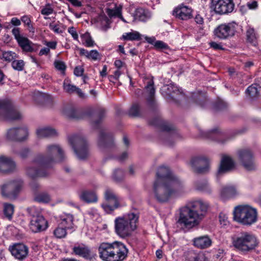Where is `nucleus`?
Segmentation results:
<instances>
[{
	"mask_svg": "<svg viewBox=\"0 0 261 261\" xmlns=\"http://www.w3.org/2000/svg\"><path fill=\"white\" fill-rule=\"evenodd\" d=\"M56 159H58L59 162L64 160V155L62 149L57 145L48 146L46 155H37L33 161V165L27 168V175L32 179L45 176L47 174L45 170L52 167Z\"/></svg>",
	"mask_w": 261,
	"mask_h": 261,
	"instance_id": "obj_1",
	"label": "nucleus"
},
{
	"mask_svg": "<svg viewBox=\"0 0 261 261\" xmlns=\"http://www.w3.org/2000/svg\"><path fill=\"white\" fill-rule=\"evenodd\" d=\"M182 191V183H176L172 185L170 182H160L159 180H155L153 184V197L161 203L168 201L171 197L177 196Z\"/></svg>",
	"mask_w": 261,
	"mask_h": 261,
	"instance_id": "obj_2",
	"label": "nucleus"
},
{
	"mask_svg": "<svg viewBox=\"0 0 261 261\" xmlns=\"http://www.w3.org/2000/svg\"><path fill=\"white\" fill-rule=\"evenodd\" d=\"M139 215L137 213L130 212L115 220V229L121 238L130 236L137 229Z\"/></svg>",
	"mask_w": 261,
	"mask_h": 261,
	"instance_id": "obj_3",
	"label": "nucleus"
},
{
	"mask_svg": "<svg viewBox=\"0 0 261 261\" xmlns=\"http://www.w3.org/2000/svg\"><path fill=\"white\" fill-rule=\"evenodd\" d=\"M99 256L104 261H122L126 256L125 246H100Z\"/></svg>",
	"mask_w": 261,
	"mask_h": 261,
	"instance_id": "obj_4",
	"label": "nucleus"
},
{
	"mask_svg": "<svg viewBox=\"0 0 261 261\" xmlns=\"http://www.w3.org/2000/svg\"><path fill=\"white\" fill-rule=\"evenodd\" d=\"M198 216L187 203L179 209V217L176 224L181 228H192L199 224L200 219Z\"/></svg>",
	"mask_w": 261,
	"mask_h": 261,
	"instance_id": "obj_5",
	"label": "nucleus"
},
{
	"mask_svg": "<svg viewBox=\"0 0 261 261\" xmlns=\"http://www.w3.org/2000/svg\"><path fill=\"white\" fill-rule=\"evenodd\" d=\"M233 219L244 225H251L256 221V210L248 205L236 206L233 211Z\"/></svg>",
	"mask_w": 261,
	"mask_h": 261,
	"instance_id": "obj_6",
	"label": "nucleus"
},
{
	"mask_svg": "<svg viewBox=\"0 0 261 261\" xmlns=\"http://www.w3.org/2000/svg\"><path fill=\"white\" fill-rule=\"evenodd\" d=\"M68 140L79 159L88 158L89 155L88 144L83 136L73 135L69 137Z\"/></svg>",
	"mask_w": 261,
	"mask_h": 261,
	"instance_id": "obj_7",
	"label": "nucleus"
},
{
	"mask_svg": "<svg viewBox=\"0 0 261 261\" xmlns=\"http://www.w3.org/2000/svg\"><path fill=\"white\" fill-rule=\"evenodd\" d=\"M104 198L106 202L101 204L103 209L108 213L121 206V199L115 193L113 190L107 188L104 192Z\"/></svg>",
	"mask_w": 261,
	"mask_h": 261,
	"instance_id": "obj_8",
	"label": "nucleus"
},
{
	"mask_svg": "<svg viewBox=\"0 0 261 261\" xmlns=\"http://www.w3.org/2000/svg\"><path fill=\"white\" fill-rule=\"evenodd\" d=\"M22 184L21 180L10 181L4 184L1 188L2 195L7 198L15 199L19 193Z\"/></svg>",
	"mask_w": 261,
	"mask_h": 261,
	"instance_id": "obj_9",
	"label": "nucleus"
},
{
	"mask_svg": "<svg viewBox=\"0 0 261 261\" xmlns=\"http://www.w3.org/2000/svg\"><path fill=\"white\" fill-rule=\"evenodd\" d=\"M156 179L160 182H170L174 185L176 183H181L179 178L176 177L171 171L170 169L166 166H160L156 171Z\"/></svg>",
	"mask_w": 261,
	"mask_h": 261,
	"instance_id": "obj_10",
	"label": "nucleus"
},
{
	"mask_svg": "<svg viewBox=\"0 0 261 261\" xmlns=\"http://www.w3.org/2000/svg\"><path fill=\"white\" fill-rule=\"evenodd\" d=\"M237 27L236 23L221 24L215 29L214 34L217 37L225 39L234 35Z\"/></svg>",
	"mask_w": 261,
	"mask_h": 261,
	"instance_id": "obj_11",
	"label": "nucleus"
},
{
	"mask_svg": "<svg viewBox=\"0 0 261 261\" xmlns=\"http://www.w3.org/2000/svg\"><path fill=\"white\" fill-rule=\"evenodd\" d=\"M234 6L232 0H212V7L217 14L230 13L233 11Z\"/></svg>",
	"mask_w": 261,
	"mask_h": 261,
	"instance_id": "obj_12",
	"label": "nucleus"
},
{
	"mask_svg": "<svg viewBox=\"0 0 261 261\" xmlns=\"http://www.w3.org/2000/svg\"><path fill=\"white\" fill-rule=\"evenodd\" d=\"M238 153L240 161L246 170L255 169L253 155L249 149H240Z\"/></svg>",
	"mask_w": 261,
	"mask_h": 261,
	"instance_id": "obj_13",
	"label": "nucleus"
},
{
	"mask_svg": "<svg viewBox=\"0 0 261 261\" xmlns=\"http://www.w3.org/2000/svg\"><path fill=\"white\" fill-rule=\"evenodd\" d=\"M191 164L194 171L197 173H205L210 169V161L204 156L193 158L191 161Z\"/></svg>",
	"mask_w": 261,
	"mask_h": 261,
	"instance_id": "obj_14",
	"label": "nucleus"
},
{
	"mask_svg": "<svg viewBox=\"0 0 261 261\" xmlns=\"http://www.w3.org/2000/svg\"><path fill=\"white\" fill-rule=\"evenodd\" d=\"M12 33L16 40L19 46L23 51L32 52L33 50L32 42L20 33V29L19 28H14L12 30Z\"/></svg>",
	"mask_w": 261,
	"mask_h": 261,
	"instance_id": "obj_15",
	"label": "nucleus"
},
{
	"mask_svg": "<svg viewBox=\"0 0 261 261\" xmlns=\"http://www.w3.org/2000/svg\"><path fill=\"white\" fill-rule=\"evenodd\" d=\"M233 245H257L259 242L255 236L252 234L243 232L232 237Z\"/></svg>",
	"mask_w": 261,
	"mask_h": 261,
	"instance_id": "obj_16",
	"label": "nucleus"
},
{
	"mask_svg": "<svg viewBox=\"0 0 261 261\" xmlns=\"http://www.w3.org/2000/svg\"><path fill=\"white\" fill-rule=\"evenodd\" d=\"M188 204L193 212L198 215L200 220L203 218L209 207L208 203L201 199L191 201Z\"/></svg>",
	"mask_w": 261,
	"mask_h": 261,
	"instance_id": "obj_17",
	"label": "nucleus"
},
{
	"mask_svg": "<svg viewBox=\"0 0 261 261\" xmlns=\"http://www.w3.org/2000/svg\"><path fill=\"white\" fill-rule=\"evenodd\" d=\"M28 136V130L25 127H15L9 129L7 133L9 140L22 141Z\"/></svg>",
	"mask_w": 261,
	"mask_h": 261,
	"instance_id": "obj_18",
	"label": "nucleus"
},
{
	"mask_svg": "<svg viewBox=\"0 0 261 261\" xmlns=\"http://www.w3.org/2000/svg\"><path fill=\"white\" fill-rule=\"evenodd\" d=\"M234 168V163L232 159L229 156L223 155L217 172V176L220 177L223 174L232 171Z\"/></svg>",
	"mask_w": 261,
	"mask_h": 261,
	"instance_id": "obj_19",
	"label": "nucleus"
},
{
	"mask_svg": "<svg viewBox=\"0 0 261 261\" xmlns=\"http://www.w3.org/2000/svg\"><path fill=\"white\" fill-rule=\"evenodd\" d=\"M30 227L33 232H37L45 230L48 227V223L42 215L31 219Z\"/></svg>",
	"mask_w": 261,
	"mask_h": 261,
	"instance_id": "obj_20",
	"label": "nucleus"
},
{
	"mask_svg": "<svg viewBox=\"0 0 261 261\" xmlns=\"http://www.w3.org/2000/svg\"><path fill=\"white\" fill-rule=\"evenodd\" d=\"M98 145L101 149L113 146V139L112 135L108 133L105 130H101L99 135Z\"/></svg>",
	"mask_w": 261,
	"mask_h": 261,
	"instance_id": "obj_21",
	"label": "nucleus"
},
{
	"mask_svg": "<svg viewBox=\"0 0 261 261\" xmlns=\"http://www.w3.org/2000/svg\"><path fill=\"white\" fill-rule=\"evenodd\" d=\"M192 12L190 8L181 5L174 9L173 15L181 20H187L192 18Z\"/></svg>",
	"mask_w": 261,
	"mask_h": 261,
	"instance_id": "obj_22",
	"label": "nucleus"
},
{
	"mask_svg": "<svg viewBox=\"0 0 261 261\" xmlns=\"http://www.w3.org/2000/svg\"><path fill=\"white\" fill-rule=\"evenodd\" d=\"M15 163L10 158L2 156L0 158V172L3 173H10L15 169Z\"/></svg>",
	"mask_w": 261,
	"mask_h": 261,
	"instance_id": "obj_23",
	"label": "nucleus"
},
{
	"mask_svg": "<svg viewBox=\"0 0 261 261\" xmlns=\"http://www.w3.org/2000/svg\"><path fill=\"white\" fill-rule=\"evenodd\" d=\"M9 250L12 255L18 259H23L28 254L27 246H10Z\"/></svg>",
	"mask_w": 261,
	"mask_h": 261,
	"instance_id": "obj_24",
	"label": "nucleus"
},
{
	"mask_svg": "<svg viewBox=\"0 0 261 261\" xmlns=\"http://www.w3.org/2000/svg\"><path fill=\"white\" fill-rule=\"evenodd\" d=\"M185 261H208L205 254L202 252L189 250L185 253Z\"/></svg>",
	"mask_w": 261,
	"mask_h": 261,
	"instance_id": "obj_25",
	"label": "nucleus"
},
{
	"mask_svg": "<svg viewBox=\"0 0 261 261\" xmlns=\"http://www.w3.org/2000/svg\"><path fill=\"white\" fill-rule=\"evenodd\" d=\"M62 112L64 115L68 118L77 119L82 118L81 112L76 110L75 108L71 105H67L64 106Z\"/></svg>",
	"mask_w": 261,
	"mask_h": 261,
	"instance_id": "obj_26",
	"label": "nucleus"
},
{
	"mask_svg": "<svg viewBox=\"0 0 261 261\" xmlns=\"http://www.w3.org/2000/svg\"><path fill=\"white\" fill-rule=\"evenodd\" d=\"M63 89L64 90L69 94H72L76 93L78 96L82 98L85 97L84 93L82 91L81 89L72 85L70 82L68 80H65L63 83Z\"/></svg>",
	"mask_w": 261,
	"mask_h": 261,
	"instance_id": "obj_27",
	"label": "nucleus"
},
{
	"mask_svg": "<svg viewBox=\"0 0 261 261\" xmlns=\"http://www.w3.org/2000/svg\"><path fill=\"white\" fill-rule=\"evenodd\" d=\"M145 89L146 92L148 93V95L147 97L148 105L152 107H155L156 106L154 97L155 89L153 87V81L152 80H150L147 83V85L145 86Z\"/></svg>",
	"mask_w": 261,
	"mask_h": 261,
	"instance_id": "obj_28",
	"label": "nucleus"
},
{
	"mask_svg": "<svg viewBox=\"0 0 261 261\" xmlns=\"http://www.w3.org/2000/svg\"><path fill=\"white\" fill-rule=\"evenodd\" d=\"M36 133L38 137L40 138L53 137L57 135V131L50 127L39 128L37 129Z\"/></svg>",
	"mask_w": 261,
	"mask_h": 261,
	"instance_id": "obj_29",
	"label": "nucleus"
},
{
	"mask_svg": "<svg viewBox=\"0 0 261 261\" xmlns=\"http://www.w3.org/2000/svg\"><path fill=\"white\" fill-rule=\"evenodd\" d=\"M151 17V14L148 10L139 8L135 12L134 19L141 21H146Z\"/></svg>",
	"mask_w": 261,
	"mask_h": 261,
	"instance_id": "obj_30",
	"label": "nucleus"
},
{
	"mask_svg": "<svg viewBox=\"0 0 261 261\" xmlns=\"http://www.w3.org/2000/svg\"><path fill=\"white\" fill-rule=\"evenodd\" d=\"M80 199L86 203L96 202L98 197L95 192L90 191H84L80 195Z\"/></svg>",
	"mask_w": 261,
	"mask_h": 261,
	"instance_id": "obj_31",
	"label": "nucleus"
},
{
	"mask_svg": "<svg viewBox=\"0 0 261 261\" xmlns=\"http://www.w3.org/2000/svg\"><path fill=\"white\" fill-rule=\"evenodd\" d=\"M72 250L74 254L85 258H89L91 256L90 250L85 246H74Z\"/></svg>",
	"mask_w": 261,
	"mask_h": 261,
	"instance_id": "obj_32",
	"label": "nucleus"
},
{
	"mask_svg": "<svg viewBox=\"0 0 261 261\" xmlns=\"http://www.w3.org/2000/svg\"><path fill=\"white\" fill-rule=\"evenodd\" d=\"M224 134L218 128L214 129L212 130L204 133V137L218 142L223 143L221 138L224 137Z\"/></svg>",
	"mask_w": 261,
	"mask_h": 261,
	"instance_id": "obj_33",
	"label": "nucleus"
},
{
	"mask_svg": "<svg viewBox=\"0 0 261 261\" xmlns=\"http://www.w3.org/2000/svg\"><path fill=\"white\" fill-rule=\"evenodd\" d=\"M149 123L151 125L159 126L162 128L164 131L169 132L174 129V127L167 122H164L160 118L157 117L150 120Z\"/></svg>",
	"mask_w": 261,
	"mask_h": 261,
	"instance_id": "obj_34",
	"label": "nucleus"
},
{
	"mask_svg": "<svg viewBox=\"0 0 261 261\" xmlns=\"http://www.w3.org/2000/svg\"><path fill=\"white\" fill-rule=\"evenodd\" d=\"M14 113H15V112L10 109L9 103L0 101V117H2L3 115H7V117L12 119H15L19 117L18 114H17V116L16 117H12L11 115Z\"/></svg>",
	"mask_w": 261,
	"mask_h": 261,
	"instance_id": "obj_35",
	"label": "nucleus"
},
{
	"mask_svg": "<svg viewBox=\"0 0 261 261\" xmlns=\"http://www.w3.org/2000/svg\"><path fill=\"white\" fill-rule=\"evenodd\" d=\"M73 217L70 214H66L61 217V222L59 225L67 229H72L73 227Z\"/></svg>",
	"mask_w": 261,
	"mask_h": 261,
	"instance_id": "obj_36",
	"label": "nucleus"
},
{
	"mask_svg": "<svg viewBox=\"0 0 261 261\" xmlns=\"http://www.w3.org/2000/svg\"><path fill=\"white\" fill-rule=\"evenodd\" d=\"M1 59L7 62H12L14 60L18 58V55L11 50H1Z\"/></svg>",
	"mask_w": 261,
	"mask_h": 261,
	"instance_id": "obj_37",
	"label": "nucleus"
},
{
	"mask_svg": "<svg viewBox=\"0 0 261 261\" xmlns=\"http://www.w3.org/2000/svg\"><path fill=\"white\" fill-rule=\"evenodd\" d=\"M237 193V191L234 187H226L222 189L221 192V196L224 199H227L234 196Z\"/></svg>",
	"mask_w": 261,
	"mask_h": 261,
	"instance_id": "obj_38",
	"label": "nucleus"
},
{
	"mask_svg": "<svg viewBox=\"0 0 261 261\" xmlns=\"http://www.w3.org/2000/svg\"><path fill=\"white\" fill-rule=\"evenodd\" d=\"M193 245H211L212 240L207 235L198 237L193 240Z\"/></svg>",
	"mask_w": 261,
	"mask_h": 261,
	"instance_id": "obj_39",
	"label": "nucleus"
},
{
	"mask_svg": "<svg viewBox=\"0 0 261 261\" xmlns=\"http://www.w3.org/2000/svg\"><path fill=\"white\" fill-rule=\"evenodd\" d=\"M106 13L109 15L110 17H112L113 16H117L120 18L123 21L126 22L125 20L122 17L121 15V7H116L115 9H106Z\"/></svg>",
	"mask_w": 261,
	"mask_h": 261,
	"instance_id": "obj_40",
	"label": "nucleus"
},
{
	"mask_svg": "<svg viewBox=\"0 0 261 261\" xmlns=\"http://www.w3.org/2000/svg\"><path fill=\"white\" fill-rule=\"evenodd\" d=\"M195 186L196 189L198 191H203L208 193L212 192L211 188L206 180L197 181L196 183Z\"/></svg>",
	"mask_w": 261,
	"mask_h": 261,
	"instance_id": "obj_41",
	"label": "nucleus"
},
{
	"mask_svg": "<svg viewBox=\"0 0 261 261\" xmlns=\"http://www.w3.org/2000/svg\"><path fill=\"white\" fill-rule=\"evenodd\" d=\"M122 38L125 40H141V35L137 31L125 33L122 35Z\"/></svg>",
	"mask_w": 261,
	"mask_h": 261,
	"instance_id": "obj_42",
	"label": "nucleus"
},
{
	"mask_svg": "<svg viewBox=\"0 0 261 261\" xmlns=\"http://www.w3.org/2000/svg\"><path fill=\"white\" fill-rule=\"evenodd\" d=\"M247 41L248 42L256 45L257 44V38L255 36L254 30L250 28L246 32Z\"/></svg>",
	"mask_w": 261,
	"mask_h": 261,
	"instance_id": "obj_43",
	"label": "nucleus"
},
{
	"mask_svg": "<svg viewBox=\"0 0 261 261\" xmlns=\"http://www.w3.org/2000/svg\"><path fill=\"white\" fill-rule=\"evenodd\" d=\"M261 87L256 84H253L249 86L246 90L247 93L251 97H255L258 95L259 90Z\"/></svg>",
	"mask_w": 261,
	"mask_h": 261,
	"instance_id": "obj_44",
	"label": "nucleus"
},
{
	"mask_svg": "<svg viewBox=\"0 0 261 261\" xmlns=\"http://www.w3.org/2000/svg\"><path fill=\"white\" fill-rule=\"evenodd\" d=\"M14 207L13 205L9 203L4 204V213L5 216L9 219L12 218L14 213Z\"/></svg>",
	"mask_w": 261,
	"mask_h": 261,
	"instance_id": "obj_45",
	"label": "nucleus"
},
{
	"mask_svg": "<svg viewBox=\"0 0 261 261\" xmlns=\"http://www.w3.org/2000/svg\"><path fill=\"white\" fill-rule=\"evenodd\" d=\"M27 211L30 216L32 217L31 219L37 218L42 215L41 210L35 206L28 207Z\"/></svg>",
	"mask_w": 261,
	"mask_h": 261,
	"instance_id": "obj_46",
	"label": "nucleus"
},
{
	"mask_svg": "<svg viewBox=\"0 0 261 261\" xmlns=\"http://www.w3.org/2000/svg\"><path fill=\"white\" fill-rule=\"evenodd\" d=\"M164 88L166 90L167 94L169 96L173 95L174 94H178L181 93L178 88L172 84L164 86Z\"/></svg>",
	"mask_w": 261,
	"mask_h": 261,
	"instance_id": "obj_47",
	"label": "nucleus"
},
{
	"mask_svg": "<svg viewBox=\"0 0 261 261\" xmlns=\"http://www.w3.org/2000/svg\"><path fill=\"white\" fill-rule=\"evenodd\" d=\"M112 177L113 180L116 182L122 181L124 177L123 171L121 169H116L114 171Z\"/></svg>",
	"mask_w": 261,
	"mask_h": 261,
	"instance_id": "obj_48",
	"label": "nucleus"
},
{
	"mask_svg": "<svg viewBox=\"0 0 261 261\" xmlns=\"http://www.w3.org/2000/svg\"><path fill=\"white\" fill-rule=\"evenodd\" d=\"M24 62L22 60H14L12 62V68L17 71H22L24 69Z\"/></svg>",
	"mask_w": 261,
	"mask_h": 261,
	"instance_id": "obj_49",
	"label": "nucleus"
},
{
	"mask_svg": "<svg viewBox=\"0 0 261 261\" xmlns=\"http://www.w3.org/2000/svg\"><path fill=\"white\" fill-rule=\"evenodd\" d=\"M35 200L39 202L47 203L50 201V196L46 193H42L35 197Z\"/></svg>",
	"mask_w": 261,
	"mask_h": 261,
	"instance_id": "obj_50",
	"label": "nucleus"
},
{
	"mask_svg": "<svg viewBox=\"0 0 261 261\" xmlns=\"http://www.w3.org/2000/svg\"><path fill=\"white\" fill-rule=\"evenodd\" d=\"M81 38L87 47H92L94 45V41L92 40L89 34L85 33L81 35Z\"/></svg>",
	"mask_w": 261,
	"mask_h": 261,
	"instance_id": "obj_51",
	"label": "nucleus"
},
{
	"mask_svg": "<svg viewBox=\"0 0 261 261\" xmlns=\"http://www.w3.org/2000/svg\"><path fill=\"white\" fill-rule=\"evenodd\" d=\"M66 228L59 225L58 227L54 230V234L57 238H63L66 235Z\"/></svg>",
	"mask_w": 261,
	"mask_h": 261,
	"instance_id": "obj_52",
	"label": "nucleus"
},
{
	"mask_svg": "<svg viewBox=\"0 0 261 261\" xmlns=\"http://www.w3.org/2000/svg\"><path fill=\"white\" fill-rule=\"evenodd\" d=\"M236 249L244 254L251 252L255 248L254 246H234Z\"/></svg>",
	"mask_w": 261,
	"mask_h": 261,
	"instance_id": "obj_53",
	"label": "nucleus"
},
{
	"mask_svg": "<svg viewBox=\"0 0 261 261\" xmlns=\"http://www.w3.org/2000/svg\"><path fill=\"white\" fill-rule=\"evenodd\" d=\"M10 109H11V110H12L15 112V113H14L11 115V116L12 117H16V116H17V114L19 115V117H18L17 118H16L15 119L14 118L12 119V118H9L8 117H7V115H3L2 117H4L5 119H6V120H18V119H19L21 118V114L18 111H17L15 109H14L12 106V105L11 104H10Z\"/></svg>",
	"mask_w": 261,
	"mask_h": 261,
	"instance_id": "obj_54",
	"label": "nucleus"
},
{
	"mask_svg": "<svg viewBox=\"0 0 261 261\" xmlns=\"http://www.w3.org/2000/svg\"><path fill=\"white\" fill-rule=\"evenodd\" d=\"M129 114L133 116H138L140 114V107L137 103L134 104L129 111Z\"/></svg>",
	"mask_w": 261,
	"mask_h": 261,
	"instance_id": "obj_55",
	"label": "nucleus"
},
{
	"mask_svg": "<svg viewBox=\"0 0 261 261\" xmlns=\"http://www.w3.org/2000/svg\"><path fill=\"white\" fill-rule=\"evenodd\" d=\"M155 49L159 50H166L169 48V46L162 41L157 40L154 46Z\"/></svg>",
	"mask_w": 261,
	"mask_h": 261,
	"instance_id": "obj_56",
	"label": "nucleus"
},
{
	"mask_svg": "<svg viewBox=\"0 0 261 261\" xmlns=\"http://www.w3.org/2000/svg\"><path fill=\"white\" fill-rule=\"evenodd\" d=\"M105 113H106V112L104 110H103V109L100 110L99 114H98V117H99L98 119L96 121L92 122V125L94 127L96 128L97 127H98V125L101 122L102 118L104 117Z\"/></svg>",
	"mask_w": 261,
	"mask_h": 261,
	"instance_id": "obj_57",
	"label": "nucleus"
},
{
	"mask_svg": "<svg viewBox=\"0 0 261 261\" xmlns=\"http://www.w3.org/2000/svg\"><path fill=\"white\" fill-rule=\"evenodd\" d=\"M227 107L226 103L222 100H218L214 105L216 110H221Z\"/></svg>",
	"mask_w": 261,
	"mask_h": 261,
	"instance_id": "obj_58",
	"label": "nucleus"
},
{
	"mask_svg": "<svg viewBox=\"0 0 261 261\" xmlns=\"http://www.w3.org/2000/svg\"><path fill=\"white\" fill-rule=\"evenodd\" d=\"M53 12V9L48 4L42 9L41 13L42 15H48L52 14Z\"/></svg>",
	"mask_w": 261,
	"mask_h": 261,
	"instance_id": "obj_59",
	"label": "nucleus"
},
{
	"mask_svg": "<svg viewBox=\"0 0 261 261\" xmlns=\"http://www.w3.org/2000/svg\"><path fill=\"white\" fill-rule=\"evenodd\" d=\"M99 54L96 50H92L89 52L87 58L95 61L99 58Z\"/></svg>",
	"mask_w": 261,
	"mask_h": 261,
	"instance_id": "obj_60",
	"label": "nucleus"
},
{
	"mask_svg": "<svg viewBox=\"0 0 261 261\" xmlns=\"http://www.w3.org/2000/svg\"><path fill=\"white\" fill-rule=\"evenodd\" d=\"M54 65L57 69L61 71H64L66 67L65 64L63 62L60 61H55L54 62Z\"/></svg>",
	"mask_w": 261,
	"mask_h": 261,
	"instance_id": "obj_61",
	"label": "nucleus"
},
{
	"mask_svg": "<svg viewBox=\"0 0 261 261\" xmlns=\"http://www.w3.org/2000/svg\"><path fill=\"white\" fill-rule=\"evenodd\" d=\"M38 100L42 102L51 99V97L49 95L45 93H40L38 96Z\"/></svg>",
	"mask_w": 261,
	"mask_h": 261,
	"instance_id": "obj_62",
	"label": "nucleus"
},
{
	"mask_svg": "<svg viewBox=\"0 0 261 261\" xmlns=\"http://www.w3.org/2000/svg\"><path fill=\"white\" fill-rule=\"evenodd\" d=\"M68 32L69 34H71L72 37L74 40H77L78 39V34L75 30V29L73 27H70L68 29Z\"/></svg>",
	"mask_w": 261,
	"mask_h": 261,
	"instance_id": "obj_63",
	"label": "nucleus"
},
{
	"mask_svg": "<svg viewBox=\"0 0 261 261\" xmlns=\"http://www.w3.org/2000/svg\"><path fill=\"white\" fill-rule=\"evenodd\" d=\"M49 28L53 30L55 33H62V31L59 28V25L57 24H55L53 23H51L49 25Z\"/></svg>",
	"mask_w": 261,
	"mask_h": 261,
	"instance_id": "obj_64",
	"label": "nucleus"
}]
</instances>
